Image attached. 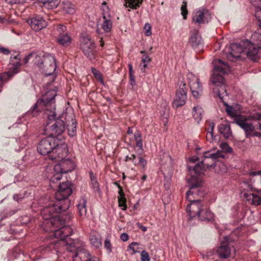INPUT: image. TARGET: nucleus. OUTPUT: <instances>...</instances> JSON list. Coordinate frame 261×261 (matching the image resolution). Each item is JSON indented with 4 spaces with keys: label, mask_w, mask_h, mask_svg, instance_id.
I'll return each mask as SVG.
<instances>
[{
    "label": "nucleus",
    "mask_w": 261,
    "mask_h": 261,
    "mask_svg": "<svg viewBox=\"0 0 261 261\" xmlns=\"http://www.w3.org/2000/svg\"><path fill=\"white\" fill-rule=\"evenodd\" d=\"M56 92L55 90H50L43 95L42 98L37 100L31 110V113L33 116H35L38 112L45 111V114L49 120H55V122L50 125L47 123L44 128V133L47 136L58 137L61 135L65 129L66 124L62 119V117H56L55 112V97Z\"/></svg>",
    "instance_id": "obj_1"
},
{
    "label": "nucleus",
    "mask_w": 261,
    "mask_h": 261,
    "mask_svg": "<svg viewBox=\"0 0 261 261\" xmlns=\"http://www.w3.org/2000/svg\"><path fill=\"white\" fill-rule=\"evenodd\" d=\"M189 190L186 193L187 200L190 202L186 207L189 220L197 217L203 221L210 222L214 220V214L205 206L197 196L203 197L205 192L202 189V180L199 177L192 176L188 180Z\"/></svg>",
    "instance_id": "obj_2"
},
{
    "label": "nucleus",
    "mask_w": 261,
    "mask_h": 261,
    "mask_svg": "<svg viewBox=\"0 0 261 261\" xmlns=\"http://www.w3.org/2000/svg\"><path fill=\"white\" fill-rule=\"evenodd\" d=\"M71 184L68 181L60 183L55 194L56 201H50L44 206L41 211L42 218L53 224L54 214L66 211L70 206L68 197L72 193Z\"/></svg>",
    "instance_id": "obj_3"
},
{
    "label": "nucleus",
    "mask_w": 261,
    "mask_h": 261,
    "mask_svg": "<svg viewBox=\"0 0 261 261\" xmlns=\"http://www.w3.org/2000/svg\"><path fill=\"white\" fill-rule=\"evenodd\" d=\"M214 65L213 73L211 79L212 84L215 86H220V88L218 90V95L221 97V90H223L224 87L222 84L224 82L223 76L221 73L224 74L227 73L228 69V65L221 60L216 59L213 62Z\"/></svg>",
    "instance_id": "obj_4"
},
{
    "label": "nucleus",
    "mask_w": 261,
    "mask_h": 261,
    "mask_svg": "<svg viewBox=\"0 0 261 261\" xmlns=\"http://www.w3.org/2000/svg\"><path fill=\"white\" fill-rule=\"evenodd\" d=\"M246 117L242 115H238L234 117V122L242 128L245 132L246 137H249V135L254 130H261V123L259 121H254L253 123L248 122L250 118L253 119L251 116Z\"/></svg>",
    "instance_id": "obj_5"
},
{
    "label": "nucleus",
    "mask_w": 261,
    "mask_h": 261,
    "mask_svg": "<svg viewBox=\"0 0 261 261\" xmlns=\"http://www.w3.org/2000/svg\"><path fill=\"white\" fill-rule=\"evenodd\" d=\"M20 60L21 58L19 53L14 52V54H11L10 63L12 67L8 71L0 74V81L2 84L6 83L20 71L19 67L22 65Z\"/></svg>",
    "instance_id": "obj_6"
},
{
    "label": "nucleus",
    "mask_w": 261,
    "mask_h": 261,
    "mask_svg": "<svg viewBox=\"0 0 261 261\" xmlns=\"http://www.w3.org/2000/svg\"><path fill=\"white\" fill-rule=\"evenodd\" d=\"M58 137L50 136L43 138L38 144V152L43 155H48L49 158V154L52 153L54 149L58 145Z\"/></svg>",
    "instance_id": "obj_7"
},
{
    "label": "nucleus",
    "mask_w": 261,
    "mask_h": 261,
    "mask_svg": "<svg viewBox=\"0 0 261 261\" xmlns=\"http://www.w3.org/2000/svg\"><path fill=\"white\" fill-rule=\"evenodd\" d=\"M80 42V48L83 54L91 61L95 59L96 46L94 41L87 36L81 37Z\"/></svg>",
    "instance_id": "obj_8"
},
{
    "label": "nucleus",
    "mask_w": 261,
    "mask_h": 261,
    "mask_svg": "<svg viewBox=\"0 0 261 261\" xmlns=\"http://www.w3.org/2000/svg\"><path fill=\"white\" fill-rule=\"evenodd\" d=\"M178 88L176 92L175 97L173 102L174 108H177L186 103L187 98V88L186 83L183 80H179L178 83Z\"/></svg>",
    "instance_id": "obj_9"
},
{
    "label": "nucleus",
    "mask_w": 261,
    "mask_h": 261,
    "mask_svg": "<svg viewBox=\"0 0 261 261\" xmlns=\"http://www.w3.org/2000/svg\"><path fill=\"white\" fill-rule=\"evenodd\" d=\"M54 235L56 238L60 239V240L56 242H52L41 246L39 249L41 253L43 254L53 251H55L56 252H59L58 246L59 245H62L60 242L63 240H65L66 239L64 236L62 228L55 230Z\"/></svg>",
    "instance_id": "obj_10"
},
{
    "label": "nucleus",
    "mask_w": 261,
    "mask_h": 261,
    "mask_svg": "<svg viewBox=\"0 0 261 261\" xmlns=\"http://www.w3.org/2000/svg\"><path fill=\"white\" fill-rule=\"evenodd\" d=\"M187 77L193 96L195 98H198L202 95L203 91V87L200 80L192 73H189Z\"/></svg>",
    "instance_id": "obj_11"
},
{
    "label": "nucleus",
    "mask_w": 261,
    "mask_h": 261,
    "mask_svg": "<svg viewBox=\"0 0 261 261\" xmlns=\"http://www.w3.org/2000/svg\"><path fill=\"white\" fill-rule=\"evenodd\" d=\"M68 149L67 144L63 143L58 139L57 147L54 149L51 154H49V159L52 161L58 162L65 159L68 154Z\"/></svg>",
    "instance_id": "obj_12"
},
{
    "label": "nucleus",
    "mask_w": 261,
    "mask_h": 261,
    "mask_svg": "<svg viewBox=\"0 0 261 261\" xmlns=\"http://www.w3.org/2000/svg\"><path fill=\"white\" fill-rule=\"evenodd\" d=\"M224 158V155L220 150H218L216 152H212L210 151L204 152L203 158L201 161V165L206 169V168L214 167L215 160L219 158Z\"/></svg>",
    "instance_id": "obj_13"
},
{
    "label": "nucleus",
    "mask_w": 261,
    "mask_h": 261,
    "mask_svg": "<svg viewBox=\"0 0 261 261\" xmlns=\"http://www.w3.org/2000/svg\"><path fill=\"white\" fill-rule=\"evenodd\" d=\"M212 19L211 13L206 9H200L193 13L192 21L198 25L207 23Z\"/></svg>",
    "instance_id": "obj_14"
},
{
    "label": "nucleus",
    "mask_w": 261,
    "mask_h": 261,
    "mask_svg": "<svg viewBox=\"0 0 261 261\" xmlns=\"http://www.w3.org/2000/svg\"><path fill=\"white\" fill-rule=\"evenodd\" d=\"M65 237V240H61L62 245L65 247L68 251H73L76 249L75 241L69 237L72 233V229L69 226H65L61 228Z\"/></svg>",
    "instance_id": "obj_15"
},
{
    "label": "nucleus",
    "mask_w": 261,
    "mask_h": 261,
    "mask_svg": "<svg viewBox=\"0 0 261 261\" xmlns=\"http://www.w3.org/2000/svg\"><path fill=\"white\" fill-rule=\"evenodd\" d=\"M41 64L43 66V71L47 75H51L55 72L56 68L55 59L51 55H47L42 56Z\"/></svg>",
    "instance_id": "obj_16"
},
{
    "label": "nucleus",
    "mask_w": 261,
    "mask_h": 261,
    "mask_svg": "<svg viewBox=\"0 0 261 261\" xmlns=\"http://www.w3.org/2000/svg\"><path fill=\"white\" fill-rule=\"evenodd\" d=\"M59 164L55 166V170L61 173H66L74 169V163L69 159H64L58 161Z\"/></svg>",
    "instance_id": "obj_17"
},
{
    "label": "nucleus",
    "mask_w": 261,
    "mask_h": 261,
    "mask_svg": "<svg viewBox=\"0 0 261 261\" xmlns=\"http://www.w3.org/2000/svg\"><path fill=\"white\" fill-rule=\"evenodd\" d=\"M76 249L73 251V261H88L92 256L89 251L85 248H80L75 245Z\"/></svg>",
    "instance_id": "obj_18"
},
{
    "label": "nucleus",
    "mask_w": 261,
    "mask_h": 261,
    "mask_svg": "<svg viewBox=\"0 0 261 261\" xmlns=\"http://www.w3.org/2000/svg\"><path fill=\"white\" fill-rule=\"evenodd\" d=\"M243 43L245 45L244 54H246L251 60H256L261 48L251 43L248 40L243 42Z\"/></svg>",
    "instance_id": "obj_19"
},
{
    "label": "nucleus",
    "mask_w": 261,
    "mask_h": 261,
    "mask_svg": "<svg viewBox=\"0 0 261 261\" xmlns=\"http://www.w3.org/2000/svg\"><path fill=\"white\" fill-rule=\"evenodd\" d=\"M233 249V246L227 242H221L219 247L215 249L218 256L221 259L228 257Z\"/></svg>",
    "instance_id": "obj_20"
},
{
    "label": "nucleus",
    "mask_w": 261,
    "mask_h": 261,
    "mask_svg": "<svg viewBox=\"0 0 261 261\" xmlns=\"http://www.w3.org/2000/svg\"><path fill=\"white\" fill-rule=\"evenodd\" d=\"M245 52V45L241 44L240 43H232L230 45L229 47V54L227 55V58L230 60L231 58H239L240 54L242 53L244 54Z\"/></svg>",
    "instance_id": "obj_21"
},
{
    "label": "nucleus",
    "mask_w": 261,
    "mask_h": 261,
    "mask_svg": "<svg viewBox=\"0 0 261 261\" xmlns=\"http://www.w3.org/2000/svg\"><path fill=\"white\" fill-rule=\"evenodd\" d=\"M28 22L31 28L36 32L40 31L47 25V22L38 16L29 19Z\"/></svg>",
    "instance_id": "obj_22"
},
{
    "label": "nucleus",
    "mask_w": 261,
    "mask_h": 261,
    "mask_svg": "<svg viewBox=\"0 0 261 261\" xmlns=\"http://www.w3.org/2000/svg\"><path fill=\"white\" fill-rule=\"evenodd\" d=\"M189 43L194 49L199 50L202 47V42L201 36L198 31L191 32V37L189 39Z\"/></svg>",
    "instance_id": "obj_23"
},
{
    "label": "nucleus",
    "mask_w": 261,
    "mask_h": 261,
    "mask_svg": "<svg viewBox=\"0 0 261 261\" xmlns=\"http://www.w3.org/2000/svg\"><path fill=\"white\" fill-rule=\"evenodd\" d=\"M218 131L225 139H228L232 136V131L230 125L227 121L221 123L218 126Z\"/></svg>",
    "instance_id": "obj_24"
},
{
    "label": "nucleus",
    "mask_w": 261,
    "mask_h": 261,
    "mask_svg": "<svg viewBox=\"0 0 261 261\" xmlns=\"http://www.w3.org/2000/svg\"><path fill=\"white\" fill-rule=\"evenodd\" d=\"M244 197L251 204L254 205H259L261 203V197L251 193L244 192Z\"/></svg>",
    "instance_id": "obj_25"
},
{
    "label": "nucleus",
    "mask_w": 261,
    "mask_h": 261,
    "mask_svg": "<svg viewBox=\"0 0 261 261\" xmlns=\"http://www.w3.org/2000/svg\"><path fill=\"white\" fill-rule=\"evenodd\" d=\"M87 198L85 196L81 197L77 205L79 215L81 217H85L87 213Z\"/></svg>",
    "instance_id": "obj_26"
},
{
    "label": "nucleus",
    "mask_w": 261,
    "mask_h": 261,
    "mask_svg": "<svg viewBox=\"0 0 261 261\" xmlns=\"http://www.w3.org/2000/svg\"><path fill=\"white\" fill-rule=\"evenodd\" d=\"M115 184L118 186L119 189L118 192L119 195L118 196L119 206L122 208V210H125L126 208V200L122 191V187L117 182H115Z\"/></svg>",
    "instance_id": "obj_27"
},
{
    "label": "nucleus",
    "mask_w": 261,
    "mask_h": 261,
    "mask_svg": "<svg viewBox=\"0 0 261 261\" xmlns=\"http://www.w3.org/2000/svg\"><path fill=\"white\" fill-rule=\"evenodd\" d=\"M43 6L47 9L56 8L59 5L60 0H40Z\"/></svg>",
    "instance_id": "obj_28"
},
{
    "label": "nucleus",
    "mask_w": 261,
    "mask_h": 261,
    "mask_svg": "<svg viewBox=\"0 0 261 261\" xmlns=\"http://www.w3.org/2000/svg\"><path fill=\"white\" fill-rule=\"evenodd\" d=\"M57 40V42L60 45L67 46L71 43V38L68 33H66L61 36H58Z\"/></svg>",
    "instance_id": "obj_29"
},
{
    "label": "nucleus",
    "mask_w": 261,
    "mask_h": 261,
    "mask_svg": "<svg viewBox=\"0 0 261 261\" xmlns=\"http://www.w3.org/2000/svg\"><path fill=\"white\" fill-rule=\"evenodd\" d=\"M203 112V109L200 106H197L193 108V117L198 123H199L201 120Z\"/></svg>",
    "instance_id": "obj_30"
},
{
    "label": "nucleus",
    "mask_w": 261,
    "mask_h": 261,
    "mask_svg": "<svg viewBox=\"0 0 261 261\" xmlns=\"http://www.w3.org/2000/svg\"><path fill=\"white\" fill-rule=\"evenodd\" d=\"M124 6L126 8H129L132 9H137L142 3L143 0H125Z\"/></svg>",
    "instance_id": "obj_31"
},
{
    "label": "nucleus",
    "mask_w": 261,
    "mask_h": 261,
    "mask_svg": "<svg viewBox=\"0 0 261 261\" xmlns=\"http://www.w3.org/2000/svg\"><path fill=\"white\" fill-rule=\"evenodd\" d=\"M90 242L91 245L95 248H98L101 245V238L98 234H90Z\"/></svg>",
    "instance_id": "obj_32"
},
{
    "label": "nucleus",
    "mask_w": 261,
    "mask_h": 261,
    "mask_svg": "<svg viewBox=\"0 0 261 261\" xmlns=\"http://www.w3.org/2000/svg\"><path fill=\"white\" fill-rule=\"evenodd\" d=\"M243 183L244 185V190H246L248 191H255V189L253 186V184L254 182V180L251 178H244L243 179Z\"/></svg>",
    "instance_id": "obj_33"
},
{
    "label": "nucleus",
    "mask_w": 261,
    "mask_h": 261,
    "mask_svg": "<svg viewBox=\"0 0 261 261\" xmlns=\"http://www.w3.org/2000/svg\"><path fill=\"white\" fill-rule=\"evenodd\" d=\"M141 249L140 244L135 242H132L127 247V251H132L130 252L132 255L140 252Z\"/></svg>",
    "instance_id": "obj_34"
},
{
    "label": "nucleus",
    "mask_w": 261,
    "mask_h": 261,
    "mask_svg": "<svg viewBox=\"0 0 261 261\" xmlns=\"http://www.w3.org/2000/svg\"><path fill=\"white\" fill-rule=\"evenodd\" d=\"M103 19L104 21L102 24V28L105 32H110L112 28V21L110 19H108L105 15L103 16Z\"/></svg>",
    "instance_id": "obj_35"
},
{
    "label": "nucleus",
    "mask_w": 261,
    "mask_h": 261,
    "mask_svg": "<svg viewBox=\"0 0 261 261\" xmlns=\"http://www.w3.org/2000/svg\"><path fill=\"white\" fill-rule=\"evenodd\" d=\"M205 170V168L203 167V166L201 165V162L200 163L197 164L194 167V171L195 173L197 174L196 175H195V176H197L200 177L202 180V185H203V181L202 178L200 177V174H203V171ZM193 175H192L190 178L188 179V181L189 179H190L191 177Z\"/></svg>",
    "instance_id": "obj_36"
},
{
    "label": "nucleus",
    "mask_w": 261,
    "mask_h": 261,
    "mask_svg": "<svg viewBox=\"0 0 261 261\" xmlns=\"http://www.w3.org/2000/svg\"><path fill=\"white\" fill-rule=\"evenodd\" d=\"M72 124L67 126L68 134L70 137H74L76 134V122L72 119Z\"/></svg>",
    "instance_id": "obj_37"
},
{
    "label": "nucleus",
    "mask_w": 261,
    "mask_h": 261,
    "mask_svg": "<svg viewBox=\"0 0 261 261\" xmlns=\"http://www.w3.org/2000/svg\"><path fill=\"white\" fill-rule=\"evenodd\" d=\"M151 61V59L146 55H144L142 57V61L140 65L141 70L142 72H145V68L147 67L148 64Z\"/></svg>",
    "instance_id": "obj_38"
},
{
    "label": "nucleus",
    "mask_w": 261,
    "mask_h": 261,
    "mask_svg": "<svg viewBox=\"0 0 261 261\" xmlns=\"http://www.w3.org/2000/svg\"><path fill=\"white\" fill-rule=\"evenodd\" d=\"M213 167L215 171L219 173H223L226 172V166L222 162H215Z\"/></svg>",
    "instance_id": "obj_39"
},
{
    "label": "nucleus",
    "mask_w": 261,
    "mask_h": 261,
    "mask_svg": "<svg viewBox=\"0 0 261 261\" xmlns=\"http://www.w3.org/2000/svg\"><path fill=\"white\" fill-rule=\"evenodd\" d=\"M63 9L69 14H73L75 12V10L74 8V5L71 4L70 2H63Z\"/></svg>",
    "instance_id": "obj_40"
},
{
    "label": "nucleus",
    "mask_w": 261,
    "mask_h": 261,
    "mask_svg": "<svg viewBox=\"0 0 261 261\" xmlns=\"http://www.w3.org/2000/svg\"><path fill=\"white\" fill-rule=\"evenodd\" d=\"M208 128L207 129L208 134L211 136V138H208V136H206V140L210 142H212L214 140L213 132L215 127V123L213 122H210L208 124Z\"/></svg>",
    "instance_id": "obj_41"
},
{
    "label": "nucleus",
    "mask_w": 261,
    "mask_h": 261,
    "mask_svg": "<svg viewBox=\"0 0 261 261\" xmlns=\"http://www.w3.org/2000/svg\"><path fill=\"white\" fill-rule=\"evenodd\" d=\"M32 59L34 63L37 65L40 69H43V66L42 65V64H41L42 57L38 56L36 53H35V56H33Z\"/></svg>",
    "instance_id": "obj_42"
},
{
    "label": "nucleus",
    "mask_w": 261,
    "mask_h": 261,
    "mask_svg": "<svg viewBox=\"0 0 261 261\" xmlns=\"http://www.w3.org/2000/svg\"><path fill=\"white\" fill-rule=\"evenodd\" d=\"M181 11V15L183 16L184 19H186L187 18V15L188 14V10H187V3L186 1H183L182 5L180 8Z\"/></svg>",
    "instance_id": "obj_43"
},
{
    "label": "nucleus",
    "mask_w": 261,
    "mask_h": 261,
    "mask_svg": "<svg viewBox=\"0 0 261 261\" xmlns=\"http://www.w3.org/2000/svg\"><path fill=\"white\" fill-rule=\"evenodd\" d=\"M220 147L222 151H221L223 154L224 155L223 152L225 153H228L232 152V149L230 147L228 144L226 142L221 143L220 145Z\"/></svg>",
    "instance_id": "obj_44"
},
{
    "label": "nucleus",
    "mask_w": 261,
    "mask_h": 261,
    "mask_svg": "<svg viewBox=\"0 0 261 261\" xmlns=\"http://www.w3.org/2000/svg\"><path fill=\"white\" fill-rule=\"evenodd\" d=\"M57 32L58 33V36H61L63 34L67 33V28L66 26L63 24H60L57 27Z\"/></svg>",
    "instance_id": "obj_45"
},
{
    "label": "nucleus",
    "mask_w": 261,
    "mask_h": 261,
    "mask_svg": "<svg viewBox=\"0 0 261 261\" xmlns=\"http://www.w3.org/2000/svg\"><path fill=\"white\" fill-rule=\"evenodd\" d=\"M101 9L102 12V17L104 16V15L107 16V17H110V14H108V13L109 12V7L107 5V3L106 2H103L102 3L101 6Z\"/></svg>",
    "instance_id": "obj_46"
},
{
    "label": "nucleus",
    "mask_w": 261,
    "mask_h": 261,
    "mask_svg": "<svg viewBox=\"0 0 261 261\" xmlns=\"http://www.w3.org/2000/svg\"><path fill=\"white\" fill-rule=\"evenodd\" d=\"M138 162H137V165H139L142 167V170L143 169V172L144 171V168L146 167L147 162L146 161L143 159L141 156H138Z\"/></svg>",
    "instance_id": "obj_47"
},
{
    "label": "nucleus",
    "mask_w": 261,
    "mask_h": 261,
    "mask_svg": "<svg viewBox=\"0 0 261 261\" xmlns=\"http://www.w3.org/2000/svg\"><path fill=\"white\" fill-rule=\"evenodd\" d=\"M62 173H58L57 174H54L51 178L50 179V183H55L57 182L58 181L60 180L62 177Z\"/></svg>",
    "instance_id": "obj_48"
},
{
    "label": "nucleus",
    "mask_w": 261,
    "mask_h": 261,
    "mask_svg": "<svg viewBox=\"0 0 261 261\" xmlns=\"http://www.w3.org/2000/svg\"><path fill=\"white\" fill-rule=\"evenodd\" d=\"M251 39L256 42H261V33L258 32H254L252 35Z\"/></svg>",
    "instance_id": "obj_49"
},
{
    "label": "nucleus",
    "mask_w": 261,
    "mask_h": 261,
    "mask_svg": "<svg viewBox=\"0 0 261 261\" xmlns=\"http://www.w3.org/2000/svg\"><path fill=\"white\" fill-rule=\"evenodd\" d=\"M141 261H149L150 257L149 254L145 250H143L141 252Z\"/></svg>",
    "instance_id": "obj_50"
},
{
    "label": "nucleus",
    "mask_w": 261,
    "mask_h": 261,
    "mask_svg": "<svg viewBox=\"0 0 261 261\" xmlns=\"http://www.w3.org/2000/svg\"><path fill=\"white\" fill-rule=\"evenodd\" d=\"M91 70L95 78L98 80H102L101 74L98 70L93 67L91 68Z\"/></svg>",
    "instance_id": "obj_51"
},
{
    "label": "nucleus",
    "mask_w": 261,
    "mask_h": 261,
    "mask_svg": "<svg viewBox=\"0 0 261 261\" xmlns=\"http://www.w3.org/2000/svg\"><path fill=\"white\" fill-rule=\"evenodd\" d=\"M255 16L259 22V26L261 28V8L255 10Z\"/></svg>",
    "instance_id": "obj_52"
},
{
    "label": "nucleus",
    "mask_w": 261,
    "mask_h": 261,
    "mask_svg": "<svg viewBox=\"0 0 261 261\" xmlns=\"http://www.w3.org/2000/svg\"><path fill=\"white\" fill-rule=\"evenodd\" d=\"M144 30L145 31V34L146 36H149L151 35V26L149 23H145L144 27Z\"/></svg>",
    "instance_id": "obj_53"
},
{
    "label": "nucleus",
    "mask_w": 261,
    "mask_h": 261,
    "mask_svg": "<svg viewBox=\"0 0 261 261\" xmlns=\"http://www.w3.org/2000/svg\"><path fill=\"white\" fill-rule=\"evenodd\" d=\"M105 248L107 249L108 252L111 253L112 252V246L110 241L109 239H106L104 242Z\"/></svg>",
    "instance_id": "obj_54"
},
{
    "label": "nucleus",
    "mask_w": 261,
    "mask_h": 261,
    "mask_svg": "<svg viewBox=\"0 0 261 261\" xmlns=\"http://www.w3.org/2000/svg\"><path fill=\"white\" fill-rule=\"evenodd\" d=\"M91 184L92 185L93 188L94 189L98 190L99 185L97 181L96 178L94 177H92L91 176Z\"/></svg>",
    "instance_id": "obj_55"
},
{
    "label": "nucleus",
    "mask_w": 261,
    "mask_h": 261,
    "mask_svg": "<svg viewBox=\"0 0 261 261\" xmlns=\"http://www.w3.org/2000/svg\"><path fill=\"white\" fill-rule=\"evenodd\" d=\"M252 5L256 7V9L261 8V0H249Z\"/></svg>",
    "instance_id": "obj_56"
},
{
    "label": "nucleus",
    "mask_w": 261,
    "mask_h": 261,
    "mask_svg": "<svg viewBox=\"0 0 261 261\" xmlns=\"http://www.w3.org/2000/svg\"><path fill=\"white\" fill-rule=\"evenodd\" d=\"M33 56H35V53H30L27 56H26L24 59V63L27 64L30 60L32 59Z\"/></svg>",
    "instance_id": "obj_57"
},
{
    "label": "nucleus",
    "mask_w": 261,
    "mask_h": 261,
    "mask_svg": "<svg viewBox=\"0 0 261 261\" xmlns=\"http://www.w3.org/2000/svg\"><path fill=\"white\" fill-rule=\"evenodd\" d=\"M129 84L130 85L132 86L131 89L133 90L134 89V87L136 85V82L134 76H129Z\"/></svg>",
    "instance_id": "obj_58"
},
{
    "label": "nucleus",
    "mask_w": 261,
    "mask_h": 261,
    "mask_svg": "<svg viewBox=\"0 0 261 261\" xmlns=\"http://www.w3.org/2000/svg\"><path fill=\"white\" fill-rule=\"evenodd\" d=\"M251 117L253 119H255L256 120L261 121V114L260 113H256L253 114V115L252 116H251Z\"/></svg>",
    "instance_id": "obj_59"
},
{
    "label": "nucleus",
    "mask_w": 261,
    "mask_h": 261,
    "mask_svg": "<svg viewBox=\"0 0 261 261\" xmlns=\"http://www.w3.org/2000/svg\"><path fill=\"white\" fill-rule=\"evenodd\" d=\"M250 137H257L259 138L261 137V133L257 132L254 130V131L252 132V133L249 135Z\"/></svg>",
    "instance_id": "obj_60"
},
{
    "label": "nucleus",
    "mask_w": 261,
    "mask_h": 261,
    "mask_svg": "<svg viewBox=\"0 0 261 261\" xmlns=\"http://www.w3.org/2000/svg\"><path fill=\"white\" fill-rule=\"evenodd\" d=\"M120 238L122 241L125 242L128 240V236L126 233H123L120 235Z\"/></svg>",
    "instance_id": "obj_61"
},
{
    "label": "nucleus",
    "mask_w": 261,
    "mask_h": 261,
    "mask_svg": "<svg viewBox=\"0 0 261 261\" xmlns=\"http://www.w3.org/2000/svg\"><path fill=\"white\" fill-rule=\"evenodd\" d=\"M0 53L3 54L4 55H8L10 53V51L8 49L6 48L1 47Z\"/></svg>",
    "instance_id": "obj_62"
},
{
    "label": "nucleus",
    "mask_w": 261,
    "mask_h": 261,
    "mask_svg": "<svg viewBox=\"0 0 261 261\" xmlns=\"http://www.w3.org/2000/svg\"><path fill=\"white\" fill-rule=\"evenodd\" d=\"M232 110L233 109L231 107H229L226 109V112L229 115L234 118V117L236 116L237 115H233Z\"/></svg>",
    "instance_id": "obj_63"
},
{
    "label": "nucleus",
    "mask_w": 261,
    "mask_h": 261,
    "mask_svg": "<svg viewBox=\"0 0 261 261\" xmlns=\"http://www.w3.org/2000/svg\"><path fill=\"white\" fill-rule=\"evenodd\" d=\"M129 70V76H134V71L133 70V66L131 64L128 65Z\"/></svg>",
    "instance_id": "obj_64"
}]
</instances>
